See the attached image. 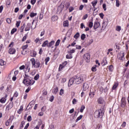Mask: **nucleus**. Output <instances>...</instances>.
<instances>
[{
	"label": "nucleus",
	"mask_w": 129,
	"mask_h": 129,
	"mask_svg": "<svg viewBox=\"0 0 129 129\" xmlns=\"http://www.w3.org/2000/svg\"><path fill=\"white\" fill-rule=\"evenodd\" d=\"M99 26H100V23L99 22H95L94 24V30L98 29L99 27Z\"/></svg>",
	"instance_id": "nucleus-7"
},
{
	"label": "nucleus",
	"mask_w": 129,
	"mask_h": 129,
	"mask_svg": "<svg viewBox=\"0 0 129 129\" xmlns=\"http://www.w3.org/2000/svg\"><path fill=\"white\" fill-rule=\"evenodd\" d=\"M117 87V83H116V84H115L113 86V87H112V89H115Z\"/></svg>",
	"instance_id": "nucleus-46"
},
{
	"label": "nucleus",
	"mask_w": 129,
	"mask_h": 129,
	"mask_svg": "<svg viewBox=\"0 0 129 129\" xmlns=\"http://www.w3.org/2000/svg\"><path fill=\"white\" fill-rule=\"evenodd\" d=\"M6 100H7V99H6V98L3 97L0 99V102H1V103H5V102H6Z\"/></svg>",
	"instance_id": "nucleus-28"
},
{
	"label": "nucleus",
	"mask_w": 129,
	"mask_h": 129,
	"mask_svg": "<svg viewBox=\"0 0 129 129\" xmlns=\"http://www.w3.org/2000/svg\"><path fill=\"white\" fill-rule=\"evenodd\" d=\"M82 117H83V115H80L76 120V122H77V121H78V120H80V119H81L82 118Z\"/></svg>",
	"instance_id": "nucleus-31"
},
{
	"label": "nucleus",
	"mask_w": 129,
	"mask_h": 129,
	"mask_svg": "<svg viewBox=\"0 0 129 129\" xmlns=\"http://www.w3.org/2000/svg\"><path fill=\"white\" fill-rule=\"evenodd\" d=\"M27 121H32V116L31 115L27 117Z\"/></svg>",
	"instance_id": "nucleus-43"
},
{
	"label": "nucleus",
	"mask_w": 129,
	"mask_h": 129,
	"mask_svg": "<svg viewBox=\"0 0 129 129\" xmlns=\"http://www.w3.org/2000/svg\"><path fill=\"white\" fill-rule=\"evenodd\" d=\"M89 95L91 97H93V96H94V92H91V90H90Z\"/></svg>",
	"instance_id": "nucleus-36"
},
{
	"label": "nucleus",
	"mask_w": 129,
	"mask_h": 129,
	"mask_svg": "<svg viewBox=\"0 0 129 129\" xmlns=\"http://www.w3.org/2000/svg\"><path fill=\"white\" fill-rule=\"evenodd\" d=\"M88 17V15L87 14H86L85 15H84L83 16V20H86V19H87V17Z\"/></svg>",
	"instance_id": "nucleus-59"
},
{
	"label": "nucleus",
	"mask_w": 129,
	"mask_h": 129,
	"mask_svg": "<svg viewBox=\"0 0 129 129\" xmlns=\"http://www.w3.org/2000/svg\"><path fill=\"white\" fill-rule=\"evenodd\" d=\"M116 6L119 7V1L118 0L116 1Z\"/></svg>",
	"instance_id": "nucleus-47"
},
{
	"label": "nucleus",
	"mask_w": 129,
	"mask_h": 129,
	"mask_svg": "<svg viewBox=\"0 0 129 129\" xmlns=\"http://www.w3.org/2000/svg\"><path fill=\"white\" fill-rule=\"evenodd\" d=\"M57 92H58V87H56L54 89V91L53 92V93H54V94H57Z\"/></svg>",
	"instance_id": "nucleus-38"
},
{
	"label": "nucleus",
	"mask_w": 129,
	"mask_h": 129,
	"mask_svg": "<svg viewBox=\"0 0 129 129\" xmlns=\"http://www.w3.org/2000/svg\"><path fill=\"white\" fill-rule=\"evenodd\" d=\"M60 44V39H58L57 40V41L55 43V47H57V46H59V44Z\"/></svg>",
	"instance_id": "nucleus-37"
},
{
	"label": "nucleus",
	"mask_w": 129,
	"mask_h": 129,
	"mask_svg": "<svg viewBox=\"0 0 129 129\" xmlns=\"http://www.w3.org/2000/svg\"><path fill=\"white\" fill-rule=\"evenodd\" d=\"M98 103L100 104H103L104 103V100L102 98H100L98 99Z\"/></svg>",
	"instance_id": "nucleus-12"
},
{
	"label": "nucleus",
	"mask_w": 129,
	"mask_h": 129,
	"mask_svg": "<svg viewBox=\"0 0 129 129\" xmlns=\"http://www.w3.org/2000/svg\"><path fill=\"white\" fill-rule=\"evenodd\" d=\"M55 43V41L54 40L51 41L49 43V44L47 45V47L48 48H50L52 46V45H54V43Z\"/></svg>",
	"instance_id": "nucleus-15"
},
{
	"label": "nucleus",
	"mask_w": 129,
	"mask_h": 129,
	"mask_svg": "<svg viewBox=\"0 0 129 129\" xmlns=\"http://www.w3.org/2000/svg\"><path fill=\"white\" fill-rule=\"evenodd\" d=\"M49 43V41H48V40L45 41L42 45V47H46V46H47L48 45Z\"/></svg>",
	"instance_id": "nucleus-19"
},
{
	"label": "nucleus",
	"mask_w": 129,
	"mask_h": 129,
	"mask_svg": "<svg viewBox=\"0 0 129 129\" xmlns=\"http://www.w3.org/2000/svg\"><path fill=\"white\" fill-rule=\"evenodd\" d=\"M7 22L8 24H11V22H12V21L11 20V19L10 18H8L7 19Z\"/></svg>",
	"instance_id": "nucleus-57"
},
{
	"label": "nucleus",
	"mask_w": 129,
	"mask_h": 129,
	"mask_svg": "<svg viewBox=\"0 0 129 129\" xmlns=\"http://www.w3.org/2000/svg\"><path fill=\"white\" fill-rule=\"evenodd\" d=\"M115 30L117 31V32H119L120 30H121V28L120 26H116Z\"/></svg>",
	"instance_id": "nucleus-35"
},
{
	"label": "nucleus",
	"mask_w": 129,
	"mask_h": 129,
	"mask_svg": "<svg viewBox=\"0 0 129 129\" xmlns=\"http://www.w3.org/2000/svg\"><path fill=\"white\" fill-rule=\"evenodd\" d=\"M21 125L20 126V127L23 128L24 127V124H25V121H22L21 123Z\"/></svg>",
	"instance_id": "nucleus-45"
},
{
	"label": "nucleus",
	"mask_w": 129,
	"mask_h": 129,
	"mask_svg": "<svg viewBox=\"0 0 129 129\" xmlns=\"http://www.w3.org/2000/svg\"><path fill=\"white\" fill-rule=\"evenodd\" d=\"M68 21H66L63 22V27H68L69 26V25L68 24Z\"/></svg>",
	"instance_id": "nucleus-23"
},
{
	"label": "nucleus",
	"mask_w": 129,
	"mask_h": 129,
	"mask_svg": "<svg viewBox=\"0 0 129 129\" xmlns=\"http://www.w3.org/2000/svg\"><path fill=\"white\" fill-rule=\"evenodd\" d=\"M20 24H21V21H17L16 26L17 27V28H19V27H20Z\"/></svg>",
	"instance_id": "nucleus-42"
},
{
	"label": "nucleus",
	"mask_w": 129,
	"mask_h": 129,
	"mask_svg": "<svg viewBox=\"0 0 129 129\" xmlns=\"http://www.w3.org/2000/svg\"><path fill=\"white\" fill-rule=\"evenodd\" d=\"M86 38V35H85V34H82L81 35V40H85V38Z\"/></svg>",
	"instance_id": "nucleus-29"
},
{
	"label": "nucleus",
	"mask_w": 129,
	"mask_h": 129,
	"mask_svg": "<svg viewBox=\"0 0 129 129\" xmlns=\"http://www.w3.org/2000/svg\"><path fill=\"white\" fill-rule=\"evenodd\" d=\"M101 127H102V126L101 125L98 124L97 125L96 129H101Z\"/></svg>",
	"instance_id": "nucleus-53"
},
{
	"label": "nucleus",
	"mask_w": 129,
	"mask_h": 129,
	"mask_svg": "<svg viewBox=\"0 0 129 129\" xmlns=\"http://www.w3.org/2000/svg\"><path fill=\"white\" fill-rule=\"evenodd\" d=\"M83 58H84L87 63H89V62H90V54H89V53H87L83 55Z\"/></svg>",
	"instance_id": "nucleus-4"
},
{
	"label": "nucleus",
	"mask_w": 129,
	"mask_h": 129,
	"mask_svg": "<svg viewBox=\"0 0 129 129\" xmlns=\"http://www.w3.org/2000/svg\"><path fill=\"white\" fill-rule=\"evenodd\" d=\"M35 3H36V0H31V4H32L33 5H34V4Z\"/></svg>",
	"instance_id": "nucleus-62"
},
{
	"label": "nucleus",
	"mask_w": 129,
	"mask_h": 129,
	"mask_svg": "<svg viewBox=\"0 0 129 129\" xmlns=\"http://www.w3.org/2000/svg\"><path fill=\"white\" fill-rule=\"evenodd\" d=\"M13 106H14V103L13 102H11L9 104L6 106V108H8V109H11V108H13Z\"/></svg>",
	"instance_id": "nucleus-10"
},
{
	"label": "nucleus",
	"mask_w": 129,
	"mask_h": 129,
	"mask_svg": "<svg viewBox=\"0 0 129 129\" xmlns=\"http://www.w3.org/2000/svg\"><path fill=\"white\" fill-rule=\"evenodd\" d=\"M96 66H97L96 65L95 67H93L92 68L91 70H92V71H93V72H94L96 71Z\"/></svg>",
	"instance_id": "nucleus-41"
},
{
	"label": "nucleus",
	"mask_w": 129,
	"mask_h": 129,
	"mask_svg": "<svg viewBox=\"0 0 129 129\" xmlns=\"http://www.w3.org/2000/svg\"><path fill=\"white\" fill-rule=\"evenodd\" d=\"M62 94H64V90H63V89H61L60 90L59 95H62Z\"/></svg>",
	"instance_id": "nucleus-40"
},
{
	"label": "nucleus",
	"mask_w": 129,
	"mask_h": 129,
	"mask_svg": "<svg viewBox=\"0 0 129 129\" xmlns=\"http://www.w3.org/2000/svg\"><path fill=\"white\" fill-rule=\"evenodd\" d=\"M80 36V34H79V32H77L75 35L74 38L75 39H78L79 38V36Z\"/></svg>",
	"instance_id": "nucleus-26"
},
{
	"label": "nucleus",
	"mask_w": 129,
	"mask_h": 129,
	"mask_svg": "<svg viewBox=\"0 0 129 129\" xmlns=\"http://www.w3.org/2000/svg\"><path fill=\"white\" fill-rule=\"evenodd\" d=\"M30 90H31V88L28 87L25 91V92L26 93H28V92H29V91H30Z\"/></svg>",
	"instance_id": "nucleus-60"
},
{
	"label": "nucleus",
	"mask_w": 129,
	"mask_h": 129,
	"mask_svg": "<svg viewBox=\"0 0 129 129\" xmlns=\"http://www.w3.org/2000/svg\"><path fill=\"white\" fill-rule=\"evenodd\" d=\"M37 16V13H31L30 14V17L31 18H34V17H36Z\"/></svg>",
	"instance_id": "nucleus-25"
},
{
	"label": "nucleus",
	"mask_w": 129,
	"mask_h": 129,
	"mask_svg": "<svg viewBox=\"0 0 129 129\" xmlns=\"http://www.w3.org/2000/svg\"><path fill=\"white\" fill-rule=\"evenodd\" d=\"M31 29H33V30L36 28V27H34L33 28V27L31 26V23H28L25 29V32H27V31H29L31 29Z\"/></svg>",
	"instance_id": "nucleus-6"
},
{
	"label": "nucleus",
	"mask_w": 129,
	"mask_h": 129,
	"mask_svg": "<svg viewBox=\"0 0 129 129\" xmlns=\"http://www.w3.org/2000/svg\"><path fill=\"white\" fill-rule=\"evenodd\" d=\"M25 27H26V24L25 23H24L23 25L22 26V29H21V32L22 33L23 32H24V29H25Z\"/></svg>",
	"instance_id": "nucleus-44"
},
{
	"label": "nucleus",
	"mask_w": 129,
	"mask_h": 129,
	"mask_svg": "<svg viewBox=\"0 0 129 129\" xmlns=\"http://www.w3.org/2000/svg\"><path fill=\"white\" fill-rule=\"evenodd\" d=\"M40 78V75L37 74L35 77H34V80H38L39 78Z\"/></svg>",
	"instance_id": "nucleus-33"
},
{
	"label": "nucleus",
	"mask_w": 129,
	"mask_h": 129,
	"mask_svg": "<svg viewBox=\"0 0 129 129\" xmlns=\"http://www.w3.org/2000/svg\"><path fill=\"white\" fill-rule=\"evenodd\" d=\"M109 89V87H106L105 89H104V92H107V91Z\"/></svg>",
	"instance_id": "nucleus-52"
},
{
	"label": "nucleus",
	"mask_w": 129,
	"mask_h": 129,
	"mask_svg": "<svg viewBox=\"0 0 129 129\" xmlns=\"http://www.w3.org/2000/svg\"><path fill=\"white\" fill-rule=\"evenodd\" d=\"M76 102H77V100L76 99H73V104H76Z\"/></svg>",
	"instance_id": "nucleus-58"
},
{
	"label": "nucleus",
	"mask_w": 129,
	"mask_h": 129,
	"mask_svg": "<svg viewBox=\"0 0 129 129\" xmlns=\"http://www.w3.org/2000/svg\"><path fill=\"white\" fill-rule=\"evenodd\" d=\"M30 61H31L32 66H35V65H36V61L35 60V58H31L30 59Z\"/></svg>",
	"instance_id": "nucleus-17"
},
{
	"label": "nucleus",
	"mask_w": 129,
	"mask_h": 129,
	"mask_svg": "<svg viewBox=\"0 0 129 129\" xmlns=\"http://www.w3.org/2000/svg\"><path fill=\"white\" fill-rule=\"evenodd\" d=\"M74 82L75 83V80H74V77H73L72 78L70 79L69 81V83H68L69 87H70L71 85H73V84H74Z\"/></svg>",
	"instance_id": "nucleus-5"
},
{
	"label": "nucleus",
	"mask_w": 129,
	"mask_h": 129,
	"mask_svg": "<svg viewBox=\"0 0 129 129\" xmlns=\"http://www.w3.org/2000/svg\"><path fill=\"white\" fill-rule=\"evenodd\" d=\"M9 53L10 54H15L16 53V49L15 48H10L9 50Z\"/></svg>",
	"instance_id": "nucleus-13"
},
{
	"label": "nucleus",
	"mask_w": 129,
	"mask_h": 129,
	"mask_svg": "<svg viewBox=\"0 0 129 129\" xmlns=\"http://www.w3.org/2000/svg\"><path fill=\"white\" fill-rule=\"evenodd\" d=\"M0 65L1 66H4L6 65V62L3 59H0Z\"/></svg>",
	"instance_id": "nucleus-21"
},
{
	"label": "nucleus",
	"mask_w": 129,
	"mask_h": 129,
	"mask_svg": "<svg viewBox=\"0 0 129 129\" xmlns=\"http://www.w3.org/2000/svg\"><path fill=\"white\" fill-rule=\"evenodd\" d=\"M67 65V61H64L62 65L60 64L59 66V69H58V71H61V69H63L64 68V66H66Z\"/></svg>",
	"instance_id": "nucleus-8"
},
{
	"label": "nucleus",
	"mask_w": 129,
	"mask_h": 129,
	"mask_svg": "<svg viewBox=\"0 0 129 129\" xmlns=\"http://www.w3.org/2000/svg\"><path fill=\"white\" fill-rule=\"evenodd\" d=\"M53 100H54V96H51L49 99V101H50L51 102H52Z\"/></svg>",
	"instance_id": "nucleus-49"
},
{
	"label": "nucleus",
	"mask_w": 129,
	"mask_h": 129,
	"mask_svg": "<svg viewBox=\"0 0 129 129\" xmlns=\"http://www.w3.org/2000/svg\"><path fill=\"white\" fill-rule=\"evenodd\" d=\"M93 21V19H92V22H90L89 24V28H92L93 27V23L92 21Z\"/></svg>",
	"instance_id": "nucleus-30"
},
{
	"label": "nucleus",
	"mask_w": 129,
	"mask_h": 129,
	"mask_svg": "<svg viewBox=\"0 0 129 129\" xmlns=\"http://www.w3.org/2000/svg\"><path fill=\"white\" fill-rule=\"evenodd\" d=\"M69 12L70 13H71V12H72L74 10V8L72 7H71L70 8H69Z\"/></svg>",
	"instance_id": "nucleus-54"
},
{
	"label": "nucleus",
	"mask_w": 129,
	"mask_h": 129,
	"mask_svg": "<svg viewBox=\"0 0 129 129\" xmlns=\"http://www.w3.org/2000/svg\"><path fill=\"white\" fill-rule=\"evenodd\" d=\"M103 9H104V11H106V4H103Z\"/></svg>",
	"instance_id": "nucleus-48"
},
{
	"label": "nucleus",
	"mask_w": 129,
	"mask_h": 129,
	"mask_svg": "<svg viewBox=\"0 0 129 129\" xmlns=\"http://www.w3.org/2000/svg\"><path fill=\"white\" fill-rule=\"evenodd\" d=\"M113 69V66L112 65H111L109 67V71H111Z\"/></svg>",
	"instance_id": "nucleus-55"
},
{
	"label": "nucleus",
	"mask_w": 129,
	"mask_h": 129,
	"mask_svg": "<svg viewBox=\"0 0 129 129\" xmlns=\"http://www.w3.org/2000/svg\"><path fill=\"white\" fill-rule=\"evenodd\" d=\"M83 88H84V91H86V90H87V89L89 88V86H88V84H87V83H84Z\"/></svg>",
	"instance_id": "nucleus-11"
},
{
	"label": "nucleus",
	"mask_w": 129,
	"mask_h": 129,
	"mask_svg": "<svg viewBox=\"0 0 129 129\" xmlns=\"http://www.w3.org/2000/svg\"><path fill=\"white\" fill-rule=\"evenodd\" d=\"M102 66H105L107 64V60H106V58H105L104 60H103V62L101 63Z\"/></svg>",
	"instance_id": "nucleus-24"
},
{
	"label": "nucleus",
	"mask_w": 129,
	"mask_h": 129,
	"mask_svg": "<svg viewBox=\"0 0 129 129\" xmlns=\"http://www.w3.org/2000/svg\"><path fill=\"white\" fill-rule=\"evenodd\" d=\"M17 32V28H13L11 31V34H13Z\"/></svg>",
	"instance_id": "nucleus-39"
},
{
	"label": "nucleus",
	"mask_w": 129,
	"mask_h": 129,
	"mask_svg": "<svg viewBox=\"0 0 129 129\" xmlns=\"http://www.w3.org/2000/svg\"><path fill=\"white\" fill-rule=\"evenodd\" d=\"M51 20L53 22H55V21H57L58 20V17L53 16L52 17Z\"/></svg>",
	"instance_id": "nucleus-20"
},
{
	"label": "nucleus",
	"mask_w": 129,
	"mask_h": 129,
	"mask_svg": "<svg viewBox=\"0 0 129 129\" xmlns=\"http://www.w3.org/2000/svg\"><path fill=\"white\" fill-rule=\"evenodd\" d=\"M23 108H24V106H21L20 109H19L17 112L18 113H19V114H21V113H22V111L24 110Z\"/></svg>",
	"instance_id": "nucleus-14"
},
{
	"label": "nucleus",
	"mask_w": 129,
	"mask_h": 129,
	"mask_svg": "<svg viewBox=\"0 0 129 129\" xmlns=\"http://www.w3.org/2000/svg\"><path fill=\"white\" fill-rule=\"evenodd\" d=\"M99 16L101 19H103V17H104V15L103 13H100Z\"/></svg>",
	"instance_id": "nucleus-51"
},
{
	"label": "nucleus",
	"mask_w": 129,
	"mask_h": 129,
	"mask_svg": "<svg viewBox=\"0 0 129 129\" xmlns=\"http://www.w3.org/2000/svg\"><path fill=\"white\" fill-rule=\"evenodd\" d=\"M25 66L24 65H23L22 66H21L20 68H19V69L20 70H23V69H25Z\"/></svg>",
	"instance_id": "nucleus-56"
},
{
	"label": "nucleus",
	"mask_w": 129,
	"mask_h": 129,
	"mask_svg": "<svg viewBox=\"0 0 129 129\" xmlns=\"http://www.w3.org/2000/svg\"><path fill=\"white\" fill-rule=\"evenodd\" d=\"M73 112H74V108H73L69 111L70 113H73Z\"/></svg>",
	"instance_id": "nucleus-64"
},
{
	"label": "nucleus",
	"mask_w": 129,
	"mask_h": 129,
	"mask_svg": "<svg viewBox=\"0 0 129 129\" xmlns=\"http://www.w3.org/2000/svg\"><path fill=\"white\" fill-rule=\"evenodd\" d=\"M43 13H41L40 14L39 20H42V19H43Z\"/></svg>",
	"instance_id": "nucleus-50"
},
{
	"label": "nucleus",
	"mask_w": 129,
	"mask_h": 129,
	"mask_svg": "<svg viewBox=\"0 0 129 129\" xmlns=\"http://www.w3.org/2000/svg\"><path fill=\"white\" fill-rule=\"evenodd\" d=\"M92 43H93V39H91L87 42V46H89L90 44H92Z\"/></svg>",
	"instance_id": "nucleus-22"
},
{
	"label": "nucleus",
	"mask_w": 129,
	"mask_h": 129,
	"mask_svg": "<svg viewBox=\"0 0 129 129\" xmlns=\"http://www.w3.org/2000/svg\"><path fill=\"white\" fill-rule=\"evenodd\" d=\"M30 125V123H28L24 127V129H27Z\"/></svg>",
	"instance_id": "nucleus-61"
},
{
	"label": "nucleus",
	"mask_w": 129,
	"mask_h": 129,
	"mask_svg": "<svg viewBox=\"0 0 129 129\" xmlns=\"http://www.w3.org/2000/svg\"><path fill=\"white\" fill-rule=\"evenodd\" d=\"M74 79L75 80V84H80L83 82V78L81 77H78L77 76H74Z\"/></svg>",
	"instance_id": "nucleus-3"
},
{
	"label": "nucleus",
	"mask_w": 129,
	"mask_h": 129,
	"mask_svg": "<svg viewBox=\"0 0 129 129\" xmlns=\"http://www.w3.org/2000/svg\"><path fill=\"white\" fill-rule=\"evenodd\" d=\"M66 58L67 59H72V58H73V56H72V54H69L66 55Z\"/></svg>",
	"instance_id": "nucleus-27"
},
{
	"label": "nucleus",
	"mask_w": 129,
	"mask_h": 129,
	"mask_svg": "<svg viewBox=\"0 0 129 129\" xmlns=\"http://www.w3.org/2000/svg\"><path fill=\"white\" fill-rule=\"evenodd\" d=\"M19 10L20 9L18 7L15 8V13H18L19 12Z\"/></svg>",
	"instance_id": "nucleus-63"
},
{
	"label": "nucleus",
	"mask_w": 129,
	"mask_h": 129,
	"mask_svg": "<svg viewBox=\"0 0 129 129\" xmlns=\"http://www.w3.org/2000/svg\"><path fill=\"white\" fill-rule=\"evenodd\" d=\"M35 64L36 66H34V67H36V68H39V67H40V61L39 60H36Z\"/></svg>",
	"instance_id": "nucleus-18"
},
{
	"label": "nucleus",
	"mask_w": 129,
	"mask_h": 129,
	"mask_svg": "<svg viewBox=\"0 0 129 129\" xmlns=\"http://www.w3.org/2000/svg\"><path fill=\"white\" fill-rule=\"evenodd\" d=\"M126 104V102H125V99L122 98L121 99V107H124Z\"/></svg>",
	"instance_id": "nucleus-9"
},
{
	"label": "nucleus",
	"mask_w": 129,
	"mask_h": 129,
	"mask_svg": "<svg viewBox=\"0 0 129 129\" xmlns=\"http://www.w3.org/2000/svg\"><path fill=\"white\" fill-rule=\"evenodd\" d=\"M23 83L25 84L26 86H29V85H33L34 83H35V81L32 79H28V80H26V78H25L23 81Z\"/></svg>",
	"instance_id": "nucleus-2"
},
{
	"label": "nucleus",
	"mask_w": 129,
	"mask_h": 129,
	"mask_svg": "<svg viewBox=\"0 0 129 129\" xmlns=\"http://www.w3.org/2000/svg\"><path fill=\"white\" fill-rule=\"evenodd\" d=\"M94 9H95V6H96V5H97V0L96 1H94L93 2H92L91 3Z\"/></svg>",
	"instance_id": "nucleus-16"
},
{
	"label": "nucleus",
	"mask_w": 129,
	"mask_h": 129,
	"mask_svg": "<svg viewBox=\"0 0 129 129\" xmlns=\"http://www.w3.org/2000/svg\"><path fill=\"white\" fill-rule=\"evenodd\" d=\"M104 115V110H103V108L95 111L94 114V117L96 118H102Z\"/></svg>",
	"instance_id": "nucleus-1"
},
{
	"label": "nucleus",
	"mask_w": 129,
	"mask_h": 129,
	"mask_svg": "<svg viewBox=\"0 0 129 129\" xmlns=\"http://www.w3.org/2000/svg\"><path fill=\"white\" fill-rule=\"evenodd\" d=\"M84 109H85V106L82 105L81 107L80 112H83V111L84 110Z\"/></svg>",
	"instance_id": "nucleus-32"
},
{
	"label": "nucleus",
	"mask_w": 129,
	"mask_h": 129,
	"mask_svg": "<svg viewBox=\"0 0 129 129\" xmlns=\"http://www.w3.org/2000/svg\"><path fill=\"white\" fill-rule=\"evenodd\" d=\"M69 54H71V55H72L73 53H75V50L74 49H72L70 51H68Z\"/></svg>",
	"instance_id": "nucleus-34"
}]
</instances>
